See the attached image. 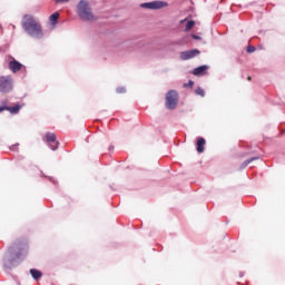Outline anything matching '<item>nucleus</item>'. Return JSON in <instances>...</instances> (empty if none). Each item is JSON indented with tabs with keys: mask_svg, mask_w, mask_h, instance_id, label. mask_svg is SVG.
<instances>
[{
	"mask_svg": "<svg viewBox=\"0 0 285 285\" xmlns=\"http://www.w3.org/2000/svg\"><path fill=\"white\" fill-rule=\"evenodd\" d=\"M3 110H8L9 112H11V115H17L21 110V107L20 105H16L13 107H8V106L0 107V112H3Z\"/></svg>",
	"mask_w": 285,
	"mask_h": 285,
	"instance_id": "obj_9",
	"label": "nucleus"
},
{
	"mask_svg": "<svg viewBox=\"0 0 285 285\" xmlns=\"http://www.w3.org/2000/svg\"><path fill=\"white\" fill-rule=\"evenodd\" d=\"M252 79H253V78H252L250 76L247 77V81H252Z\"/></svg>",
	"mask_w": 285,
	"mask_h": 285,
	"instance_id": "obj_22",
	"label": "nucleus"
},
{
	"mask_svg": "<svg viewBox=\"0 0 285 285\" xmlns=\"http://www.w3.org/2000/svg\"><path fill=\"white\" fill-rule=\"evenodd\" d=\"M247 52H248V53L255 52V47H254V46H248V47H247Z\"/></svg>",
	"mask_w": 285,
	"mask_h": 285,
	"instance_id": "obj_18",
	"label": "nucleus"
},
{
	"mask_svg": "<svg viewBox=\"0 0 285 285\" xmlns=\"http://www.w3.org/2000/svg\"><path fill=\"white\" fill-rule=\"evenodd\" d=\"M55 1H56V3H63V1L68 2L70 0H55Z\"/></svg>",
	"mask_w": 285,
	"mask_h": 285,
	"instance_id": "obj_20",
	"label": "nucleus"
},
{
	"mask_svg": "<svg viewBox=\"0 0 285 285\" xmlns=\"http://www.w3.org/2000/svg\"><path fill=\"white\" fill-rule=\"evenodd\" d=\"M195 94L198 95V97H204L206 95V92L202 89V87H198L195 90Z\"/></svg>",
	"mask_w": 285,
	"mask_h": 285,
	"instance_id": "obj_16",
	"label": "nucleus"
},
{
	"mask_svg": "<svg viewBox=\"0 0 285 285\" xmlns=\"http://www.w3.org/2000/svg\"><path fill=\"white\" fill-rule=\"evenodd\" d=\"M50 21L57 23L59 21V12H55L49 17Z\"/></svg>",
	"mask_w": 285,
	"mask_h": 285,
	"instance_id": "obj_13",
	"label": "nucleus"
},
{
	"mask_svg": "<svg viewBox=\"0 0 285 285\" xmlns=\"http://www.w3.org/2000/svg\"><path fill=\"white\" fill-rule=\"evenodd\" d=\"M21 68H23V65H21V62L17 61V60H11L9 62V70L11 72H19V70H21Z\"/></svg>",
	"mask_w": 285,
	"mask_h": 285,
	"instance_id": "obj_8",
	"label": "nucleus"
},
{
	"mask_svg": "<svg viewBox=\"0 0 285 285\" xmlns=\"http://www.w3.org/2000/svg\"><path fill=\"white\" fill-rule=\"evenodd\" d=\"M22 28L30 37H35L36 39H41V37H43L41 23L30 14L23 17Z\"/></svg>",
	"mask_w": 285,
	"mask_h": 285,
	"instance_id": "obj_1",
	"label": "nucleus"
},
{
	"mask_svg": "<svg viewBox=\"0 0 285 285\" xmlns=\"http://www.w3.org/2000/svg\"><path fill=\"white\" fill-rule=\"evenodd\" d=\"M12 91V76L0 77V92L8 94Z\"/></svg>",
	"mask_w": 285,
	"mask_h": 285,
	"instance_id": "obj_5",
	"label": "nucleus"
},
{
	"mask_svg": "<svg viewBox=\"0 0 285 285\" xmlns=\"http://www.w3.org/2000/svg\"><path fill=\"white\" fill-rule=\"evenodd\" d=\"M193 86H195V82L193 80H189L188 83L184 85L185 88H193Z\"/></svg>",
	"mask_w": 285,
	"mask_h": 285,
	"instance_id": "obj_17",
	"label": "nucleus"
},
{
	"mask_svg": "<svg viewBox=\"0 0 285 285\" xmlns=\"http://www.w3.org/2000/svg\"><path fill=\"white\" fill-rule=\"evenodd\" d=\"M257 159H259V157H252V158L245 160L243 166L246 167V166H248V164H252V161H257Z\"/></svg>",
	"mask_w": 285,
	"mask_h": 285,
	"instance_id": "obj_15",
	"label": "nucleus"
},
{
	"mask_svg": "<svg viewBox=\"0 0 285 285\" xmlns=\"http://www.w3.org/2000/svg\"><path fill=\"white\" fill-rule=\"evenodd\" d=\"M177 104H179V94L176 90H169L166 95V108L175 110Z\"/></svg>",
	"mask_w": 285,
	"mask_h": 285,
	"instance_id": "obj_3",
	"label": "nucleus"
},
{
	"mask_svg": "<svg viewBox=\"0 0 285 285\" xmlns=\"http://www.w3.org/2000/svg\"><path fill=\"white\" fill-rule=\"evenodd\" d=\"M191 37H193V39H199V36H197V35H191Z\"/></svg>",
	"mask_w": 285,
	"mask_h": 285,
	"instance_id": "obj_21",
	"label": "nucleus"
},
{
	"mask_svg": "<svg viewBox=\"0 0 285 285\" xmlns=\"http://www.w3.org/2000/svg\"><path fill=\"white\" fill-rule=\"evenodd\" d=\"M46 141L49 144L51 150H57L59 148V141H57V135L53 132L46 134Z\"/></svg>",
	"mask_w": 285,
	"mask_h": 285,
	"instance_id": "obj_7",
	"label": "nucleus"
},
{
	"mask_svg": "<svg viewBox=\"0 0 285 285\" xmlns=\"http://www.w3.org/2000/svg\"><path fill=\"white\" fill-rule=\"evenodd\" d=\"M207 70H208V66L203 65L198 68H195L193 71V75H195V77H203V75H206Z\"/></svg>",
	"mask_w": 285,
	"mask_h": 285,
	"instance_id": "obj_10",
	"label": "nucleus"
},
{
	"mask_svg": "<svg viewBox=\"0 0 285 285\" xmlns=\"http://www.w3.org/2000/svg\"><path fill=\"white\" fill-rule=\"evenodd\" d=\"M195 27V21L189 20L185 27L186 32H188L190 29Z\"/></svg>",
	"mask_w": 285,
	"mask_h": 285,
	"instance_id": "obj_14",
	"label": "nucleus"
},
{
	"mask_svg": "<svg viewBox=\"0 0 285 285\" xmlns=\"http://www.w3.org/2000/svg\"><path fill=\"white\" fill-rule=\"evenodd\" d=\"M117 92H119V94L126 92V89H125V88H118V89H117Z\"/></svg>",
	"mask_w": 285,
	"mask_h": 285,
	"instance_id": "obj_19",
	"label": "nucleus"
},
{
	"mask_svg": "<svg viewBox=\"0 0 285 285\" xmlns=\"http://www.w3.org/2000/svg\"><path fill=\"white\" fill-rule=\"evenodd\" d=\"M140 8H145L146 10H161V8H168V2L155 0L151 2L141 3Z\"/></svg>",
	"mask_w": 285,
	"mask_h": 285,
	"instance_id": "obj_4",
	"label": "nucleus"
},
{
	"mask_svg": "<svg viewBox=\"0 0 285 285\" xmlns=\"http://www.w3.org/2000/svg\"><path fill=\"white\" fill-rule=\"evenodd\" d=\"M200 53L199 49H191L187 51H181L179 57L181 61H188L189 59H195Z\"/></svg>",
	"mask_w": 285,
	"mask_h": 285,
	"instance_id": "obj_6",
	"label": "nucleus"
},
{
	"mask_svg": "<svg viewBox=\"0 0 285 285\" xmlns=\"http://www.w3.org/2000/svg\"><path fill=\"white\" fill-rule=\"evenodd\" d=\"M30 275L36 279V282H39L43 274L38 269H30Z\"/></svg>",
	"mask_w": 285,
	"mask_h": 285,
	"instance_id": "obj_12",
	"label": "nucleus"
},
{
	"mask_svg": "<svg viewBox=\"0 0 285 285\" xmlns=\"http://www.w3.org/2000/svg\"><path fill=\"white\" fill-rule=\"evenodd\" d=\"M206 146V139L204 138H198L197 140V153H204V147Z\"/></svg>",
	"mask_w": 285,
	"mask_h": 285,
	"instance_id": "obj_11",
	"label": "nucleus"
},
{
	"mask_svg": "<svg viewBox=\"0 0 285 285\" xmlns=\"http://www.w3.org/2000/svg\"><path fill=\"white\" fill-rule=\"evenodd\" d=\"M77 12L78 17H80L82 21H92V19H95L92 9H90V4H88V1L86 0H82L78 3Z\"/></svg>",
	"mask_w": 285,
	"mask_h": 285,
	"instance_id": "obj_2",
	"label": "nucleus"
}]
</instances>
